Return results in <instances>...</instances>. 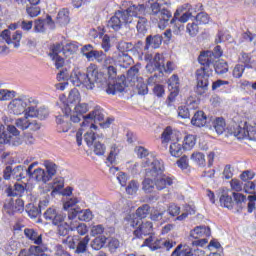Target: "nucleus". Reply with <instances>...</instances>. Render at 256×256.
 Listing matches in <instances>:
<instances>
[{
    "label": "nucleus",
    "instance_id": "1a4fd4ad",
    "mask_svg": "<svg viewBox=\"0 0 256 256\" xmlns=\"http://www.w3.org/2000/svg\"><path fill=\"white\" fill-rule=\"evenodd\" d=\"M35 104V99L31 96L21 95L10 101L8 104V111L12 115H23L27 117V112L30 111V107Z\"/></svg>",
    "mask_w": 256,
    "mask_h": 256
},
{
    "label": "nucleus",
    "instance_id": "f704fd0d",
    "mask_svg": "<svg viewBox=\"0 0 256 256\" xmlns=\"http://www.w3.org/2000/svg\"><path fill=\"white\" fill-rule=\"evenodd\" d=\"M169 151L172 157H181L185 148L179 142H171Z\"/></svg>",
    "mask_w": 256,
    "mask_h": 256
},
{
    "label": "nucleus",
    "instance_id": "de8ad7c7",
    "mask_svg": "<svg viewBox=\"0 0 256 256\" xmlns=\"http://www.w3.org/2000/svg\"><path fill=\"white\" fill-rule=\"evenodd\" d=\"M191 161H194L199 167H205V154L201 152H194L191 157Z\"/></svg>",
    "mask_w": 256,
    "mask_h": 256
},
{
    "label": "nucleus",
    "instance_id": "c756f323",
    "mask_svg": "<svg viewBox=\"0 0 256 256\" xmlns=\"http://www.w3.org/2000/svg\"><path fill=\"white\" fill-rule=\"evenodd\" d=\"M192 125L195 127H205L207 125V116L203 111H197L191 119Z\"/></svg>",
    "mask_w": 256,
    "mask_h": 256
},
{
    "label": "nucleus",
    "instance_id": "3c124183",
    "mask_svg": "<svg viewBox=\"0 0 256 256\" xmlns=\"http://www.w3.org/2000/svg\"><path fill=\"white\" fill-rule=\"evenodd\" d=\"M139 191V182L131 180L126 186V193L128 195H136Z\"/></svg>",
    "mask_w": 256,
    "mask_h": 256
},
{
    "label": "nucleus",
    "instance_id": "4468645a",
    "mask_svg": "<svg viewBox=\"0 0 256 256\" xmlns=\"http://www.w3.org/2000/svg\"><path fill=\"white\" fill-rule=\"evenodd\" d=\"M152 66L154 67L153 68L154 70L156 69L161 73H163V71L164 73H173V71L177 69V65L173 61H167L165 64V57H163V54H159V53L155 54L153 58Z\"/></svg>",
    "mask_w": 256,
    "mask_h": 256
},
{
    "label": "nucleus",
    "instance_id": "aec40b11",
    "mask_svg": "<svg viewBox=\"0 0 256 256\" xmlns=\"http://www.w3.org/2000/svg\"><path fill=\"white\" fill-rule=\"evenodd\" d=\"M155 181V187L158 191H163V189H167L168 187H171L173 183H175V177L173 176H158L157 178H154Z\"/></svg>",
    "mask_w": 256,
    "mask_h": 256
},
{
    "label": "nucleus",
    "instance_id": "0e129e2a",
    "mask_svg": "<svg viewBox=\"0 0 256 256\" xmlns=\"http://www.w3.org/2000/svg\"><path fill=\"white\" fill-rule=\"evenodd\" d=\"M231 190L235 191L236 193H239L243 191V183L239 179H232L230 181Z\"/></svg>",
    "mask_w": 256,
    "mask_h": 256
},
{
    "label": "nucleus",
    "instance_id": "864d4df0",
    "mask_svg": "<svg viewBox=\"0 0 256 256\" xmlns=\"http://www.w3.org/2000/svg\"><path fill=\"white\" fill-rule=\"evenodd\" d=\"M26 212L28 213L29 217H31V219H35L41 215V210L33 204L26 206Z\"/></svg>",
    "mask_w": 256,
    "mask_h": 256
},
{
    "label": "nucleus",
    "instance_id": "9b49d317",
    "mask_svg": "<svg viewBox=\"0 0 256 256\" xmlns=\"http://www.w3.org/2000/svg\"><path fill=\"white\" fill-rule=\"evenodd\" d=\"M20 132L17 127L13 125H8V133H3L0 135V147L2 145H11L12 147H19L22 145L23 140H21Z\"/></svg>",
    "mask_w": 256,
    "mask_h": 256
},
{
    "label": "nucleus",
    "instance_id": "0eeeda50",
    "mask_svg": "<svg viewBox=\"0 0 256 256\" xmlns=\"http://www.w3.org/2000/svg\"><path fill=\"white\" fill-rule=\"evenodd\" d=\"M46 221H50L52 225H55L58 231V235L61 237H67L69 235V223L65 222V215L57 210V207L52 206L46 209L43 214Z\"/></svg>",
    "mask_w": 256,
    "mask_h": 256
},
{
    "label": "nucleus",
    "instance_id": "4c0bfd02",
    "mask_svg": "<svg viewBox=\"0 0 256 256\" xmlns=\"http://www.w3.org/2000/svg\"><path fill=\"white\" fill-rule=\"evenodd\" d=\"M239 59L241 63H244L246 69H253L256 67V62L251 60V55L248 53L242 52Z\"/></svg>",
    "mask_w": 256,
    "mask_h": 256
},
{
    "label": "nucleus",
    "instance_id": "4be33fe9",
    "mask_svg": "<svg viewBox=\"0 0 256 256\" xmlns=\"http://www.w3.org/2000/svg\"><path fill=\"white\" fill-rule=\"evenodd\" d=\"M27 117H38V119H47L49 117V110L42 107L37 109V101L34 100V104L30 106V111L26 113Z\"/></svg>",
    "mask_w": 256,
    "mask_h": 256
},
{
    "label": "nucleus",
    "instance_id": "8fccbe9b",
    "mask_svg": "<svg viewBox=\"0 0 256 256\" xmlns=\"http://www.w3.org/2000/svg\"><path fill=\"white\" fill-rule=\"evenodd\" d=\"M196 139L194 135H186L183 142V147L186 151H191L195 147Z\"/></svg>",
    "mask_w": 256,
    "mask_h": 256
},
{
    "label": "nucleus",
    "instance_id": "a18cd8bd",
    "mask_svg": "<svg viewBox=\"0 0 256 256\" xmlns=\"http://www.w3.org/2000/svg\"><path fill=\"white\" fill-rule=\"evenodd\" d=\"M150 209H151V206H149L148 204H144L136 210V214L134 215H136V217L141 221V219L147 218V215H149Z\"/></svg>",
    "mask_w": 256,
    "mask_h": 256
},
{
    "label": "nucleus",
    "instance_id": "6e6d98bb",
    "mask_svg": "<svg viewBox=\"0 0 256 256\" xmlns=\"http://www.w3.org/2000/svg\"><path fill=\"white\" fill-rule=\"evenodd\" d=\"M65 187V180L63 178H55L52 184V193H59Z\"/></svg>",
    "mask_w": 256,
    "mask_h": 256
},
{
    "label": "nucleus",
    "instance_id": "a211bd4d",
    "mask_svg": "<svg viewBox=\"0 0 256 256\" xmlns=\"http://www.w3.org/2000/svg\"><path fill=\"white\" fill-rule=\"evenodd\" d=\"M79 101H81V95L79 94V91H70L67 98V104H64V108H62V111L66 117H69V114H71V105H75L79 103Z\"/></svg>",
    "mask_w": 256,
    "mask_h": 256
},
{
    "label": "nucleus",
    "instance_id": "052dcab7",
    "mask_svg": "<svg viewBox=\"0 0 256 256\" xmlns=\"http://www.w3.org/2000/svg\"><path fill=\"white\" fill-rule=\"evenodd\" d=\"M78 219L80 221L89 222V221H91V219H93V212H91V210H89V209L81 210L78 213Z\"/></svg>",
    "mask_w": 256,
    "mask_h": 256
},
{
    "label": "nucleus",
    "instance_id": "b1692460",
    "mask_svg": "<svg viewBox=\"0 0 256 256\" xmlns=\"http://www.w3.org/2000/svg\"><path fill=\"white\" fill-rule=\"evenodd\" d=\"M114 59L120 67L127 68L133 63V58L127 53L123 52H114Z\"/></svg>",
    "mask_w": 256,
    "mask_h": 256
},
{
    "label": "nucleus",
    "instance_id": "e2e57ef3",
    "mask_svg": "<svg viewBox=\"0 0 256 256\" xmlns=\"http://www.w3.org/2000/svg\"><path fill=\"white\" fill-rule=\"evenodd\" d=\"M137 90H138V94L139 95H147V93H149V88L147 87V85L145 84V82H143V78H140L137 81Z\"/></svg>",
    "mask_w": 256,
    "mask_h": 256
},
{
    "label": "nucleus",
    "instance_id": "603ef678",
    "mask_svg": "<svg viewBox=\"0 0 256 256\" xmlns=\"http://www.w3.org/2000/svg\"><path fill=\"white\" fill-rule=\"evenodd\" d=\"M117 49L116 53H129V51H133V43L122 41L117 45Z\"/></svg>",
    "mask_w": 256,
    "mask_h": 256
},
{
    "label": "nucleus",
    "instance_id": "a878e982",
    "mask_svg": "<svg viewBox=\"0 0 256 256\" xmlns=\"http://www.w3.org/2000/svg\"><path fill=\"white\" fill-rule=\"evenodd\" d=\"M69 231H76L78 235H87L89 229L85 223H81L79 221H71L70 224H68V233Z\"/></svg>",
    "mask_w": 256,
    "mask_h": 256
},
{
    "label": "nucleus",
    "instance_id": "a19ab883",
    "mask_svg": "<svg viewBox=\"0 0 256 256\" xmlns=\"http://www.w3.org/2000/svg\"><path fill=\"white\" fill-rule=\"evenodd\" d=\"M220 203L222 207H226V209H233V205H235L233 197L229 196L227 193H223L220 196Z\"/></svg>",
    "mask_w": 256,
    "mask_h": 256
},
{
    "label": "nucleus",
    "instance_id": "bb28decb",
    "mask_svg": "<svg viewBox=\"0 0 256 256\" xmlns=\"http://www.w3.org/2000/svg\"><path fill=\"white\" fill-rule=\"evenodd\" d=\"M53 25V19L51 16H47L46 19H37L34 22V31L35 33H45V26Z\"/></svg>",
    "mask_w": 256,
    "mask_h": 256
},
{
    "label": "nucleus",
    "instance_id": "f3484780",
    "mask_svg": "<svg viewBox=\"0 0 256 256\" xmlns=\"http://www.w3.org/2000/svg\"><path fill=\"white\" fill-rule=\"evenodd\" d=\"M28 117L30 116L17 119L15 122L16 127L22 131H25V129H30L31 131H39V129H41V125H39L37 121H29Z\"/></svg>",
    "mask_w": 256,
    "mask_h": 256
},
{
    "label": "nucleus",
    "instance_id": "37998d69",
    "mask_svg": "<svg viewBox=\"0 0 256 256\" xmlns=\"http://www.w3.org/2000/svg\"><path fill=\"white\" fill-rule=\"evenodd\" d=\"M57 23H59L60 25H68L69 24V10L62 9L58 12Z\"/></svg>",
    "mask_w": 256,
    "mask_h": 256
},
{
    "label": "nucleus",
    "instance_id": "473e14b6",
    "mask_svg": "<svg viewBox=\"0 0 256 256\" xmlns=\"http://www.w3.org/2000/svg\"><path fill=\"white\" fill-rule=\"evenodd\" d=\"M93 131H95V129L90 128V130L84 134V141L88 147H93L94 144L99 141V136H96Z\"/></svg>",
    "mask_w": 256,
    "mask_h": 256
},
{
    "label": "nucleus",
    "instance_id": "72a5a7b5",
    "mask_svg": "<svg viewBox=\"0 0 256 256\" xmlns=\"http://www.w3.org/2000/svg\"><path fill=\"white\" fill-rule=\"evenodd\" d=\"M8 197H21L25 193V186L23 184H15L13 188L6 190Z\"/></svg>",
    "mask_w": 256,
    "mask_h": 256
},
{
    "label": "nucleus",
    "instance_id": "6e6552de",
    "mask_svg": "<svg viewBox=\"0 0 256 256\" xmlns=\"http://www.w3.org/2000/svg\"><path fill=\"white\" fill-rule=\"evenodd\" d=\"M149 4L150 19H152L154 23L158 24L159 29H165V27L169 25V21H171L173 13L167 8H162L161 3L159 2H149Z\"/></svg>",
    "mask_w": 256,
    "mask_h": 256
},
{
    "label": "nucleus",
    "instance_id": "58836bf2",
    "mask_svg": "<svg viewBox=\"0 0 256 256\" xmlns=\"http://www.w3.org/2000/svg\"><path fill=\"white\" fill-rule=\"evenodd\" d=\"M214 69L217 75H225L229 71V64L224 60H219L214 64Z\"/></svg>",
    "mask_w": 256,
    "mask_h": 256
},
{
    "label": "nucleus",
    "instance_id": "412c9836",
    "mask_svg": "<svg viewBox=\"0 0 256 256\" xmlns=\"http://www.w3.org/2000/svg\"><path fill=\"white\" fill-rule=\"evenodd\" d=\"M160 175H163V172L158 173L156 176H148L147 169H145V178L142 182V189L144 193H153L155 190V179Z\"/></svg>",
    "mask_w": 256,
    "mask_h": 256
},
{
    "label": "nucleus",
    "instance_id": "2eb2a0df",
    "mask_svg": "<svg viewBox=\"0 0 256 256\" xmlns=\"http://www.w3.org/2000/svg\"><path fill=\"white\" fill-rule=\"evenodd\" d=\"M89 111V104L79 103L74 107V111L70 112V120L72 123H81V120L85 121V113Z\"/></svg>",
    "mask_w": 256,
    "mask_h": 256
},
{
    "label": "nucleus",
    "instance_id": "7ed1b4c3",
    "mask_svg": "<svg viewBox=\"0 0 256 256\" xmlns=\"http://www.w3.org/2000/svg\"><path fill=\"white\" fill-rule=\"evenodd\" d=\"M145 13V4H137L128 7L126 10H118L108 20L107 28L113 31H120L123 25H130L133 23V18Z\"/></svg>",
    "mask_w": 256,
    "mask_h": 256
},
{
    "label": "nucleus",
    "instance_id": "13d9d810",
    "mask_svg": "<svg viewBox=\"0 0 256 256\" xmlns=\"http://www.w3.org/2000/svg\"><path fill=\"white\" fill-rule=\"evenodd\" d=\"M195 20L197 23H199V25H207L209 21H211V18L209 17L208 13L199 12L195 17Z\"/></svg>",
    "mask_w": 256,
    "mask_h": 256
},
{
    "label": "nucleus",
    "instance_id": "5fc2aeb1",
    "mask_svg": "<svg viewBox=\"0 0 256 256\" xmlns=\"http://www.w3.org/2000/svg\"><path fill=\"white\" fill-rule=\"evenodd\" d=\"M16 92L13 90L1 89L0 90V101H9L15 97Z\"/></svg>",
    "mask_w": 256,
    "mask_h": 256
},
{
    "label": "nucleus",
    "instance_id": "6ab92c4d",
    "mask_svg": "<svg viewBox=\"0 0 256 256\" xmlns=\"http://www.w3.org/2000/svg\"><path fill=\"white\" fill-rule=\"evenodd\" d=\"M153 233V223L150 221H140L139 226L134 230V235L138 239H141V237H145L147 235H151Z\"/></svg>",
    "mask_w": 256,
    "mask_h": 256
},
{
    "label": "nucleus",
    "instance_id": "2f4dec72",
    "mask_svg": "<svg viewBox=\"0 0 256 256\" xmlns=\"http://www.w3.org/2000/svg\"><path fill=\"white\" fill-rule=\"evenodd\" d=\"M212 127L217 135H223V133H225L227 124L225 123V119L218 117L212 122Z\"/></svg>",
    "mask_w": 256,
    "mask_h": 256
},
{
    "label": "nucleus",
    "instance_id": "4d7b16f0",
    "mask_svg": "<svg viewBox=\"0 0 256 256\" xmlns=\"http://www.w3.org/2000/svg\"><path fill=\"white\" fill-rule=\"evenodd\" d=\"M168 89L169 91L179 90V76L174 74L168 79Z\"/></svg>",
    "mask_w": 256,
    "mask_h": 256
},
{
    "label": "nucleus",
    "instance_id": "c03bdc74",
    "mask_svg": "<svg viewBox=\"0 0 256 256\" xmlns=\"http://www.w3.org/2000/svg\"><path fill=\"white\" fill-rule=\"evenodd\" d=\"M79 241V237L77 236H67L66 238L62 239L63 245L68 247V249H75L77 247V243Z\"/></svg>",
    "mask_w": 256,
    "mask_h": 256
},
{
    "label": "nucleus",
    "instance_id": "49530a36",
    "mask_svg": "<svg viewBox=\"0 0 256 256\" xmlns=\"http://www.w3.org/2000/svg\"><path fill=\"white\" fill-rule=\"evenodd\" d=\"M95 155H105L106 147L103 144V139L98 137V141L92 146Z\"/></svg>",
    "mask_w": 256,
    "mask_h": 256
},
{
    "label": "nucleus",
    "instance_id": "f03ea898",
    "mask_svg": "<svg viewBox=\"0 0 256 256\" xmlns=\"http://www.w3.org/2000/svg\"><path fill=\"white\" fill-rule=\"evenodd\" d=\"M70 81L76 87L85 85L86 89L91 91L95 89V83H105L106 78L103 76V73L99 72L97 65L90 64L86 74L81 72L79 68H74L70 75Z\"/></svg>",
    "mask_w": 256,
    "mask_h": 256
},
{
    "label": "nucleus",
    "instance_id": "c9c22d12",
    "mask_svg": "<svg viewBox=\"0 0 256 256\" xmlns=\"http://www.w3.org/2000/svg\"><path fill=\"white\" fill-rule=\"evenodd\" d=\"M50 58H55L59 55H65V48H63L62 43H56L50 46V51L48 53Z\"/></svg>",
    "mask_w": 256,
    "mask_h": 256
},
{
    "label": "nucleus",
    "instance_id": "774afa93",
    "mask_svg": "<svg viewBox=\"0 0 256 256\" xmlns=\"http://www.w3.org/2000/svg\"><path fill=\"white\" fill-rule=\"evenodd\" d=\"M30 251L34 256H41V254H45V251H47V247L41 246V244L38 246H31Z\"/></svg>",
    "mask_w": 256,
    "mask_h": 256
},
{
    "label": "nucleus",
    "instance_id": "338daca9",
    "mask_svg": "<svg viewBox=\"0 0 256 256\" xmlns=\"http://www.w3.org/2000/svg\"><path fill=\"white\" fill-rule=\"evenodd\" d=\"M163 215H165V210H153L150 213L151 221H161L163 219Z\"/></svg>",
    "mask_w": 256,
    "mask_h": 256
},
{
    "label": "nucleus",
    "instance_id": "69168bd1",
    "mask_svg": "<svg viewBox=\"0 0 256 256\" xmlns=\"http://www.w3.org/2000/svg\"><path fill=\"white\" fill-rule=\"evenodd\" d=\"M255 182L247 181L243 184L242 191L248 193V195H255Z\"/></svg>",
    "mask_w": 256,
    "mask_h": 256
},
{
    "label": "nucleus",
    "instance_id": "bf43d9fd",
    "mask_svg": "<svg viewBox=\"0 0 256 256\" xmlns=\"http://www.w3.org/2000/svg\"><path fill=\"white\" fill-rule=\"evenodd\" d=\"M126 221V225H128V227H139V225L141 224V219L137 218L135 216V214H132L128 217L125 218Z\"/></svg>",
    "mask_w": 256,
    "mask_h": 256
},
{
    "label": "nucleus",
    "instance_id": "c85d7f7f",
    "mask_svg": "<svg viewBox=\"0 0 256 256\" xmlns=\"http://www.w3.org/2000/svg\"><path fill=\"white\" fill-rule=\"evenodd\" d=\"M145 9L146 8L144 6V13L139 14L137 17L133 18V23H137L136 29L138 33H145L147 31V18L142 16V15H146Z\"/></svg>",
    "mask_w": 256,
    "mask_h": 256
},
{
    "label": "nucleus",
    "instance_id": "ea45409f",
    "mask_svg": "<svg viewBox=\"0 0 256 256\" xmlns=\"http://www.w3.org/2000/svg\"><path fill=\"white\" fill-rule=\"evenodd\" d=\"M180 11L186 12L190 16V18L194 17L196 13L199 11V5H191L189 3H186L180 7Z\"/></svg>",
    "mask_w": 256,
    "mask_h": 256
},
{
    "label": "nucleus",
    "instance_id": "9d476101",
    "mask_svg": "<svg viewBox=\"0 0 256 256\" xmlns=\"http://www.w3.org/2000/svg\"><path fill=\"white\" fill-rule=\"evenodd\" d=\"M43 165L46 171L43 168H37L33 171L32 179L41 183H49L57 175V164L50 160H44Z\"/></svg>",
    "mask_w": 256,
    "mask_h": 256
},
{
    "label": "nucleus",
    "instance_id": "dca6fc26",
    "mask_svg": "<svg viewBox=\"0 0 256 256\" xmlns=\"http://www.w3.org/2000/svg\"><path fill=\"white\" fill-rule=\"evenodd\" d=\"M2 39L6 41L7 45H12L14 49H19L21 46V37L22 34L19 31H16L12 36H11V31L10 30H4L1 33Z\"/></svg>",
    "mask_w": 256,
    "mask_h": 256
},
{
    "label": "nucleus",
    "instance_id": "393cba45",
    "mask_svg": "<svg viewBox=\"0 0 256 256\" xmlns=\"http://www.w3.org/2000/svg\"><path fill=\"white\" fill-rule=\"evenodd\" d=\"M190 236L193 239H200V237H211V228L208 226H196L192 231H190Z\"/></svg>",
    "mask_w": 256,
    "mask_h": 256
},
{
    "label": "nucleus",
    "instance_id": "680f3d73",
    "mask_svg": "<svg viewBox=\"0 0 256 256\" xmlns=\"http://www.w3.org/2000/svg\"><path fill=\"white\" fill-rule=\"evenodd\" d=\"M186 32L190 35V37H195L197 33H199V25H197L195 22L188 23L186 26Z\"/></svg>",
    "mask_w": 256,
    "mask_h": 256
},
{
    "label": "nucleus",
    "instance_id": "39448f33",
    "mask_svg": "<svg viewBox=\"0 0 256 256\" xmlns=\"http://www.w3.org/2000/svg\"><path fill=\"white\" fill-rule=\"evenodd\" d=\"M139 65L132 66L128 71L127 75H121L120 79L114 83L109 82L106 88V93L108 95H117V93H123L125 91V81L130 83H136L141 78H139Z\"/></svg>",
    "mask_w": 256,
    "mask_h": 256
},
{
    "label": "nucleus",
    "instance_id": "f257e3e1",
    "mask_svg": "<svg viewBox=\"0 0 256 256\" xmlns=\"http://www.w3.org/2000/svg\"><path fill=\"white\" fill-rule=\"evenodd\" d=\"M223 55L221 46H216L214 50L202 52L198 57V63L201 67L196 70L197 89L198 95H203L209 89V77L213 76V68L211 65L215 63V59H219Z\"/></svg>",
    "mask_w": 256,
    "mask_h": 256
},
{
    "label": "nucleus",
    "instance_id": "e433bc0d",
    "mask_svg": "<svg viewBox=\"0 0 256 256\" xmlns=\"http://www.w3.org/2000/svg\"><path fill=\"white\" fill-rule=\"evenodd\" d=\"M27 173L25 172L24 166H16L12 168V179H15L16 181H21V179H25L27 177Z\"/></svg>",
    "mask_w": 256,
    "mask_h": 256
},
{
    "label": "nucleus",
    "instance_id": "09e8293b",
    "mask_svg": "<svg viewBox=\"0 0 256 256\" xmlns=\"http://www.w3.org/2000/svg\"><path fill=\"white\" fill-rule=\"evenodd\" d=\"M251 135H253V130H245V128H241L240 126H238L234 131V137H237V139H245V137H249Z\"/></svg>",
    "mask_w": 256,
    "mask_h": 256
},
{
    "label": "nucleus",
    "instance_id": "cd10ccee",
    "mask_svg": "<svg viewBox=\"0 0 256 256\" xmlns=\"http://www.w3.org/2000/svg\"><path fill=\"white\" fill-rule=\"evenodd\" d=\"M24 235L27 237V239L33 241L35 245H41V243H43V236H41V234L37 233V231L32 228H25Z\"/></svg>",
    "mask_w": 256,
    "mask_h": 256
},
{
    "label": "nucleus",
    "instance_id": "423d86ee",
    "mask_svg": "<svg viewBox=\"0 0 256 256\" xmlns=\"http://www.w3.org/2000/svg\"><path fill=\"white\" fill-rule=\"evenodd\" d=\"M105 119V110L101 108L100 106H96L93 111H91L89 114L85 115L84 121L80 123L81 127H89L90 129H97V125L94 123H99L100 127L102 129H109L111 127V123H113V118H107L106 121H103Z\"/></svg>",
    "mask_w": 256,
    "mask_h": 256
},
{
    "label": "nucleus",
    "instance_id": "79ce46f5",
    "mask_svg": "<svg viewBox=\"0 0 256 256\" xmlns=\"http://www.w3.org/2000/svg\"><path fill=\"white\" fill-rule=\"evenodd\" d=\"M106 241H107V238L105 236L96 237L94 240H92L91 247L92 249H94V251H99L103 249Z\"/></svg>",
    "mask_w": 256,
    "mask_h": 256
},
{
    "label": "nucleus",
    "instance_id": "f8f14e48",
    "mask_svg": "<svg viewBox=\"0 0 256 256\" xmlns=\"http://www.w3.org/2000/svg\"><path fill=\"white\" fill-rule=\"evenodd\" d=\"M176 245L177 243L174 241L157 239L150 236L144 240L142 247H149L151 251H159V249H166V251H170V249H173Z\"/></svg>",
    "mask_w": 256,
    "mask_h": 256
},
{
    "label": "nucleus",
    "instance_id": "ddd939ff",
    "mask_svg": "<svg viewBox=\"0 0 256 256\" xmlns=\"http://www.w3.org/2000/svg\"><path fill=\"white\" fill-rule=\"evenodd\" d=\"M181 8H178L174 13L173 18L170 20V25L172 27V31L174 35H181V31L185 29V25L183 23H187L191 19V16L184 12ZM181 13H183L181 15Z\"/></svg>",
    "mask_w": 256,
    "mask_h": 256
},
{
    "label": "nucleus",
    "instance_id": "5701e85b",
    "mask_svg": "<svg viewBox=\"0 0 256 256\" xmlns=\"http://www.w3.org/2000/svg\"><path fill=\"white\" fill-rule=\"evenodd\" d=\"M161 43H163V36L157 35H149L146 37V45L144 47V51H149V47L152 49H159L161 47Z\"/></svg>",
    "mask_w": 256,
    "mask_h": 256
},
{
    "label": "nucleus",
    "instance_id": "20e7f679",
    "mask_svg": "<svg viewBox=\"0 0 256 256\" xmlns=\"http://www.w3.org/2000/svg\"><path fill=\"white\" fill-rule=\"evenodd\" d=\"M135 152L139 159H144L142 162V167L147 169L148 177H156L159 173H163L165 171V166L163 165V160L157 158V156L149 153L143 146H138L135 148Z\"/></svg>",
    "mask_w": 256,
    "mask_h": 256
},
{
    "label": "nucleus",
    "instance_id": "7c9ffc66",
    "mask_svg": "<svg viewBox=\"0 0 256 256\" xmlns=\"http://www.w3.org/2000/svg\"><path fill=\"white\" fill-rule=\"evenodd\" d=\"M89 241H91V238H89V236H85L84 238H81V239L78 238V242L76 243L74 253H76L77 255L86 253L87 245H89Z\"/></svg>",
    "mask_w": 256,
    "mask_h": 256
}]
</instances>
